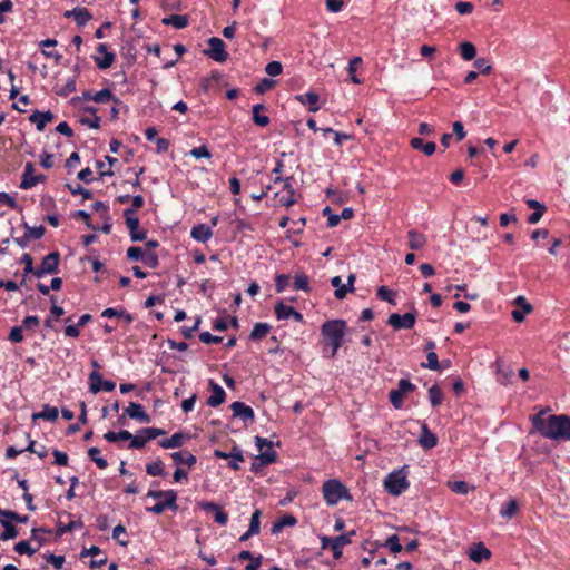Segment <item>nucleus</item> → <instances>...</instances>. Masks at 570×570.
Segmentation results:
<instances>
[{
	"instance_id": "49530a36",
	"label": "nucleus",
	"mask_w": 570,
	"mask_h": 570,
	"mask_svg": "<svg viewBox=\"0 0 570 570\" xmlns=\"http://www.w3.org/2000/svg\"><path fill=\"white\" fill-rule=\"evenodd\" d=\"M85 111L92 114V118H81L80 122L89 126L90 128L98 129L100 127V118L96 115L94 107H87Z\"/></svg>"
},
{
	"instance_id": "c03bdc74",
	"label": "nucleus",
	"mask_w": 570,
	"mask_h": 570,
	"mask_svg": "<svg viewBox=\"0 0 570 570\" xmlns=\"http://www.w3.org/2000/svg\"><path fill=\"white\" fill-rule=\"evenodd\" d=\"M376 296L382 299V301H385L392 305H395L396 302H395V292L391 291L389 287L386 286H380L377 288V292H376Z\"/></svg>"
},
{
	"instance_id": "a18cd8bd",
	"label": "nucleus",
	"mask_w": 570,
	"mask_h": 570,
	"mask_svg": "<svg viewBox=\"0 0 570 570\" xmlns=\"http://www.w3.org/2000/svg\"><path fill=\"white\" fill-rule=\"evenodd\" d=\"M448 487L454 493L465 495L472 489L465 481H449Z\"/></svg>"
},
{
	"instance_id": "69168bd1",
	"label": "nucleus",
	"mask_w": 570,
	"mask_h": 570,
	"mask_svg": "<svg viewBox=\"0 0 570 570\" xmlns=\"http://www.w3.org/2000/svg\"><path fill=\"white\" fill-rule=\"evenodd\" d=\"M513 304L518 307L521 308V311H523V313H531L533 311V306L527 301V298L524 296H518Z\"/></svg>"
},
{
	"instance_id": "ddd939ff",
	"label": "nucleus",
	"mask_w": 570,
	"mask_h": 570,
	"mask_svg": "<svg viewBox=\"0 0 570 570\" xmlns=\"http://www.w3.org/2000/svg\"><path fill=\"white\" fill-rule=\"evenodd\" d=\"M33 171H35L33 164L27 163L26 167H24V171L22 174L21 183H20L21 189H29V188L36 186L37 184L43 183L46 180V176L42 174L36 175L35 178L28 179V175L32 174Z\"/></svg>"
},
{
	"instance_id": "58836bf2",
	"label": "nucleus",
	"mask_w": 570,
	"mask_h": 570,
	"mask_svg": "<svg viewBox=\"0 0 570 570\" xmlns=\"http://www.w3.org/2000/svg\"><path fill=\"white\" fill-rule=\"evenodd\" d=\"M519 511V504L515 499H509L504 507L501 508L500 514L503 518L511 519Z\"/></svg>"
},
{
	"instance_id": "de8ad7c7",
	"label": "nucleus",
	"mask_w": 570,
	"mask_h": 570,
	"mask_svg": "<svg viewBox=\"0 0 570 570\" xmlns=\"http://www.w3.org/2000/svg\"><path fill=\"white\" fill-rule=\"evenodd\" d=\"M177 501V492L175 490H166V492H164V503L166 504V507L171 510V511H177L178 510V505L176 503Z\"/></svg>"
},
{
	"instance_id": "37998d69",
	"label": "nucleus",
	"mask_w": 570,
	"mask_h": 570,
	"mask_svg": "<svg viewBox=\"0 0 570 570\" xmlns=\"http://www.w3.org/2000/svg\"><path fill=\"white\" fill-rule=\"evenodd\" d=\"M146 472L151 476H164L166 474L164 470V463L159 459L151 463H148L146 465Z\"/></svg>"
},
{
	"instance_id": "09e8293b",
	"label": "nucleus",
	"mask_w": 570,
	"mask_h": 570,
	"mask_svg": "<svg viewBox=\"0 0 570 570\" xmlns=\"http://www.w3.org/2000/svg\"><path fill=\"white\" fill-rule=\"evenodd\" d=\"M229 458L232 459L228 463L229 468L237 471L239 469L238 462L244 461L242 450L238 446H234L230 451Z\"/></svg>"
},
{
	"instance_id": "a19ab883",
	"label": "nucleus",
	"mask_w": 570,
	"mask_h": 570,
	"mask_svg": "<svg viewBox=\"0 0 570 570\" xmlns=\"http://www.w3.org/2000/svg\"><path fill=\"white\" fill-rule=\"evenodd\" d=\"M91 18H92V16L87 8H83V7L76 8L75 21L79 27L86 26L91 20Z\"/></svg>"
},
{
	"instance_id": "f704fd0d",
	"label": "nucleus",
	"mask_w": 570,
	"mask_h": 570,
	"mask_svg": "<svg viewBox=\"0 0 570 570\" xmlns=\"http://www.w3.org/2000/svg\"><path fill=\"white\" fill-rule=\"evenodd\" d=\"M110 100H112L116 105L120 102L118 98L114 97L111 90L108 88H105L92 96V101L97 104H106Z\"/></svg>"
},
{
	"instance_id": "ea45409f",
	"label": "nucleus",
	"mask_w": 570,
	"mask_h": 570,
	"mask_svg": "<svg viewBox=\"0 0 570 570\" xmlns=\"http://www.w3.org/2000/svg\"><path fill=\"white\" fill-rule=\"evenodd\" d=\"M444 394L438 385H432L429 389V401L433 407L442 404Z\"/></svg>"
},
{
	"instance_id": "774afa93",
	"label": "nucleus",
	"mask_w": 570,
	"mask_h": 570,
	"mask_svg": "<svg viewBox=\"0 0 570 570\" xmlns=\"http://www.w3.org/2000/svg\"><path fill=\"white\" fill-rule=\"evenodd\" d=\"M22 326H14L10 330L8 338L13 343H20L23 341Z\"/></svg>"
},
{
	"instance_id": "e2e57ef3",
	"label": "nucleus",
	"mask_w": 570,
	"mask_h": 570,
	"mask_svg": "<svg viewBox=\"0 0 570 570\" xmlns=\"http://www.w3.org/2000/svg\"><path fill=\"white\" fill-rule=\"evenodd\" d=\"M142 263L149 268H156L159 265L158 255L153 252H147L142 257Z\"/></svg>"
},
{
	"instance_id": "338daca9",
	"label": "nucleus",
	"mask_w": 570,
	"mask_h": 570,
	"mask_svg": "<svg viewBox=\"0 0 570 570\" xmlns=\"http://www.w3.org/2000/svg\"><path fill=\"white\" fill-rule=\"evenodd\" d=\"M474 67L480 70L482 75H490L492 71V66L488 63L484 58H479L474 61Z\"/></svg>"
},
{
	"instance_id": "f257e3e1",
	"label": "nucleus",
	"mask_w": 570,
	"mask_h": 570,
	"mask_svg": "<svg viewBox=\"0 0 570 570\" xmlns=\"http://www.w3.org/2000/svg\"><path fill=\"white\" fill-rule=\"evenodd\" d=\"M532 424L535 430L550 440H570V416L549 414L541 411L532 416Z\"/></svg>"
},
{
	"instance_id": "9b49d317",
	"label": "nucleus",
	"mask_w": 570,
	"mask_h": 570,
	"mask_svg": "<svg viewBox=\"0 0 570 570\" xmlns=\"http://www.w3.org/2000/svg\"><path fill=\"white\" fill-rule=\"evenodd\" d=\"M208 45L209 49L206 51L207 56L218 62H224L227 60L228 53L225 51V42L220 38H209Z\"/></svg>"
},
{
	"instance_id": "052dcab7",
	"label": "nucleus",
	"mask_w": 570,
	"mask_h": 570,
	"mask_svg": "<svg viewBox=\"0 0 570 570\" xmlns=\"http://www.w3.org/2000/svg\"><path fill=\"white\" fill-rule=\"evenodd\" d=\"M67 188L72 195H81L85 199L92 198V194L90 190L83 188L80 185L72 186L70 184H67Z\"/></svg>"
},
{
	"instance_id": "6e6d98bb",
	"label": "nucleus",
	"mask_w": 570,
	"mask_h": 570,
	"mask_svg": "<svg viewBox=\"0 0 570 570\" xmlns=\"http://www.w3.org/2000/svg\"><path fill=\"white\" fill-rule=\"evenodd\" d=\"M24 227L27 229L26 235L29 239H40L46 232L43 226L30 227L28 224H24Z\"/></svg>"
},
{
	"instance_id": "5fc2aeb1",
	"label": "nucleus",
	"mask_w": 570,
	"mask_h": 570,
	"mask_svg": "<svg viewBox=\"0 0 570 570\" xmlns=\"http://www.w3.org/2000/svg\"><path fill=\"white\" fill-rule=\"evenodd\" d=\"M294 289L308 292L309 291L308 277L304 274L296 275L294 277Z\"/></svg>"
},
{
	"instance_id": "5701e85b",
	"label": "nucleus",
	"mask_w": 570,
	"mask_h": 570,
	"mask_svg": "<svg viewBox=\"0 0 570 570\" xmlns=\"http://www.w3.org/2000/svg\"><path fill=\"white\" fill-rule=\"evenodd\" d=\"M407 237H409L407 245H409V248L412 250H420L428 243L426 236L422 233L414 230V229H411L407 232Z\"/></svg>"
},
{
	"instance_id": "0e129e2a",
	"label": "nucleus",
	"mask_w": 570,
	"mask_h": 570,
	"mask_svg": "<svg viewBox=\"0 0 570 570\" xmlns=\"http://www.w3.org/2000/svg\"><path fill=\"white\" fill-rule=\"evenodd\" d=\"M46 560L53 566L55 569L60 570L65 563L63 556H56L53 553H48L45 556Z\"/></svg>"
},
{
	"instance_id": "f3484780",
	"label": "nucleus",
	"mask_w": 570,
	"mask_h": 570,
	"mask_svg": "<svg viewBox=\"0 0 570 570\" xmlns=\"http://www.w3.org/2000/svg\"><path fill=\"white\" fill-rule=\"evenodd\" d=\"M209 386L212 389V395L207 399V404L212 407L223 404L226 399L224 389L213 380L209 381Z\"/></svg>"
},
{
	"instance_id": "680f3d73",
	"label": "nucleus",
	"mask_w": 570,
	"mask_h": 570,
	"mask_svg": "<svg viewBox=\"0 0 570 570\" xmlns=\"http://www.w3.org/2000/svg\"><path fill=\"white\" fill-rule=\"evenodd\" d=\"M362 62L361 57H354L350 60L347 71L351 75V79L354 83H361V80L355 76L356 66Z\"/></svg>"
},
{
	"instance_id": "4468645a",
	"label": "nucleus",
	"mask_w": 570,
	"mask_h": 570,
	"mask_svg": "<svg viewBox=\"0 0 570 570\" xmlns=\"http://www.w3.org/2000/svg\"><path fill=\"white\" fill-rule=\"evenodd\" d=\"M352 535H355V530H352L348 533H344L332 539V552L334 559L337 560L342 557V549L344 546L350 544L352 542Z\"/></svg>"
},
{
	"instance_id": "4c0bfd02",
	"label": "nucleus",
	"mask_w": 570,
	"mask_h": 570,
	"mask_svg": "<svg viewBox=\"0 0 570 570\" xmlns=\"http://www.w3.org/2000/svg\"><path fill=\"white\" fill-rule=\"evenodd\" d=\"M269 331L271 326L267 323H257L250 332L249 338L252 341L262 340L269 333Z\"/></svg>"
},
{
	"instance_id": "e433bc0d",
	"label": "nucleus",
	"mask_w": 570,
	"mask_h": 570,
	"mask_svg": "<svg viewBox=\"0 0 570 570\" xmlns=\"http://www.w3.org/2000/svg\"><path fill=\"white\" fill-rule=\"evenodd\" d=\"M459 48H460V55H461L462 59L470 61L475 58L476 48L472 42H469V41L461 42Z\"/></svg>"
},
{
	"instance_id": "393cba45",
	"label": "nucleus",
	"mask_w": 570,
	"mask_h": 570,
	"mask_svg": "<svg viewBox=\"0 0 570 570\" xmlns=\"http://www.w3.org/2000/svg\"><path fill=\"white\" fill-rule=\"evenodd\" d=\"M296 99L303 105H307L311 112H316L320 109L318 100L320 96L316 92H306L304 95H297Z\"/></svg>"
},
{
	"instance_id": "2eb2a0df",
	"label": "nucleus",
	"mask_w": 570,
	"mask_h": 570,
	"mask_svg": "<svg viewBox=\"0 0 570 570\" xmlns=\"http://www.w3.org/2000/svg\"><path fill=\"white\" fill-rule=\"evenodd\" d=\"M199 508L204 511H213L215 513L214 519L220 525H225L228 521V515L223 509L215 502H200Z\"/></svg>"
},
{
	"instance_id": "473e14b6",
	"label": "nucleus",
	"mask_w": 570,
	"mask_h": 570,
	"mask_svg": "<svg viewBox=\"0 0 570 570\" xmlns=\"http://www.w3.org/2000/svg\"><path fill=\"white\" fill-rule=\"evenodd\" d=\"M58 414L59 412L57 407L46 404L43 405V410L39 413H35L32 417L33 420L43 419L53 422L58 419Z\"/></svg>"
},
{
	"instance_id": "a878e982",
	"label": "nucleus",
	"mask_w": 570,
	"mask_h": 570,
	"mask_svg": "<svg viewBox=\"0 0 570 570\" xmlns=\"http://www.w3.org/2000/svg\"><path fill=\"white\" fill-rule=\"evenodd\" d=\"M469 557L472 561L479 563L483 560H488L491 557V552L480 542L470 550Z\"/></svg>"
},
{
	"instance_id": "dca6fc26",
	"label": "nucleus",
	"mask_w": 570,
	"mask_h": 570,
	"mask_svg": "<svg viewBox=\"0 0 570 570\" xmlns=\"http://www.w3.org/2000/svg\"><path fill=\"white\" fill-rule=\"evenodd\" d=\"M125 415L142 423H149L151 421L150 416L144 411L142 405L135 402H130L128 407L125 409Z\"/></svg>"
},
{
	"instance_id": "9d476101",
	"label": "nucleus",
	"mask_w": 570,
	"mask_h": 570,
	"mask_svg": "<svg viewBox=\"0 0 570 570\" xmlns=\"http://www.w3.org/2000/svg\"><path fill=\"white\" fill-rule=\"evenodd\" d=\"M116 387L115 382L102 380V376L99 372L92 371L89 374V391L94 394L99 393L101 390L106 392H111Z\"/></svg>"
},
{
	"instance_id": "412c9836",
	"label": "nucleus",
	"mask_w": 570,
	"mask_h": 570,
	"mask_svg": "<svg viewBox=\"0 0 570 570\" xmlns=\"http://www.w3.org/2000/svg\"><path fill=\"white\" fill-rule=\"evenodd\" d=\"M419 443L425 450L433 449L438 444L436 435L429 430L426 424L422 425V432L419 438Z\"/></svg>"
},
{
	"instance_id": "423d86ee",
	"label": "nucleus",
	"mask_w": 570,
	"mask_h": 570,
	"mask_svg": "<svg viewBox=\"0 0 570 570\" xmlns=\"http://www.w3.org/2000/svg\"><path fill=\"white\" fill-rule=\"evenodd\" d=\"M124 218L132 242H141L146 238L147 232L139 229V218L134 209H125Z\"/></svg>"
},
{
	"instance_id": "c9c22d12",
	"label": "nucleus",
	"mask_w": 570,
	"mask_h": 570,
	"mask_svg": "<svg viewBox=\"0 0 570 570\" xmlns=\"http://www.w3.org/2000/svg\"><path fill=\"white\" fill-rule=\"evenodd\" d=\"M102 317H116V318H124L127 323H131L134 321V316L129 313H127L125 309H116L112 307L106 308L101 313Z\"/></svg>"
},
{
	"instance_id": "7c9ffc66",
	"label": "nucleus",
	"mask_w": 570,
	"mask_h": 570,
	"mask_svg": "<svg viewBox=\"0 0 570 570\" xmlns=\"http://www.w3.org/2000/svg\"><path fill=\"white\" fill-rule=\"evenodd\" d=\"M0 524L3 527V531L0 533V539L2 541L17 538L18 530L10 521L6 519H0Z\"/></svg>"
},
{
	"instance_id": "2f4dec72",
	"label": "nucleus",
	"mask_w": 570,
	"mask_h": 570,
	"mask_svg": "<svg viewBox=\"0 0 570 570\" xmlns=\"http://www.w3.org/2000/svg\"><path fill=\"white\" fill-rule=\"evenodd\" d=\"M274 195L281 206L289 207L296 203L295 190L275 191Z\"/></svg>"
},
{
	"instance_id": "a211bd4d",
	"label": "nucleus",
	"mask_w": 570,
	"mask_h": 570,
	"mask_svg": "<svg viewBox=\"0 0 570 570\" xmlns=\"http://www.w3.org/2000/svg\"><path fill=\"white\" fill-rule=\"evenodd\" d=\"M97 51L102 53L104 57H95V62L99 69H108L115 61V53L107 50V46L105 43H99L97 47Z\"/></svg>"
},
{
	"instance_id": "7ed1b4c3",
	"label": "nucleus",
	"mask_w": 570,
	"mask_h": 570,
	"mask_svg": "<svg viewBox=\"0 0 570 570\" xmlns=\"http://www.w3.org/2000/svg\"><path fill=\"white\" fill-rule=\"evenodd\" d=\"M409 487L410 483L407 481L405 468L391 472L384 480V488L386 492L395 497L402 494Z\"/></svg>"
},
{
	"instance_id": "c85d7f7f",
	"label": "nucleus",
	"mask_w": 570,
	"mask_h": 570,
	"mask_svg": "<svg viewBox=\"0 0 570 570\" xmlns=\"http://www.w3.org/2000/svg\"><path fill=\"white\" fill-rule=\"evenodd\" d=\"M296 523L297 519L294 515H284L273 523L272 533H279L285 527H294Z\"/></svg>"
},
{
	"instance_id": "c756f323",
	"label": "nucleus",
	"mask_w": 570,
	"mask_h": 570,
	"mask_svg": "<svg viewBox=\"0 0 570 570\" xmlns=\"http://www.w3.org/2000/svg\"><path fill=\"white\" fill-rule=\"evenodd\" d=\"M265 108L266 107L263 104H257L253 106L252 109L253 121L255 122V125L259 127H266L267 125H269L271 121L268 116L259 114L261 111L265 110Z\"/></svg>"
},
{
	"instance_id": "aec40b11",
	"label": "nucleus",
	"mask_w": 570,
	"mask_h": 570,
	"mask_svg": "<svg viewBox=\"0 0 570 570\" xmlns=\"http://www.w3.org/2000/svg\"><path fill=\"white\" fill-rule=\"evenodd\" d=\"M230 409L235 416H239L244 422L254 420V411L250 406L243 402L236 401L232 403Z\"/></svg>"
},
{
	"instance_id": "bb28decb",
	"label": "nucleus",
	"mask_w": 570,
	"mask_h": 570,
	"mask_svg": "<svg viewBox=\"0 0 570 570\" xmlns=\"http://www.w3.org/2000/svg\"><path fill=\"white\" fill-rule=\"evenodd\" d=\"M170 456L176 464L193 466L197 462L196 456L187 451L173 452Z\"/></svg>"
},
{
	"instance_id": "603ef678",
	"label": "nucleus",
	"mask_w": 570,
	"mask_h": 570,
	"mask_svg": "<svg viewBox=\"0 0 570 570\" xmlns=\"http://www.w3.org/2000/svg\"><path fill=\"white\" fill-rule=\"evenodd\" d=\"M291 276L287 274H278L275 277V289L277 293H282L288 286Z\"/></svg>"
},
{
	"instance_id": "4be33fe9",
	"label": "nucleus",
	"mask_w": 570,
	"mask_h": 570,
	"mask_svg": "<svg viewBox=\"0 0 570 570\" xmlns=\"http://www.w3.org/2000/svg\"><path fill=\"white\" fill-rule=\"evenodd\" d=\"M190 236L202 243H206L213 236V230L206 224H198L193 226Z\"/></svg>"
},
{
	"instance_id": "79ce46f5",
	"label": "nucleus",
	"mask_w": 570,
	"mask_h": 570,
	"mask_svg": "<svg viewBox=\"0 0 570 570\" xmlns=\"http://www.w3.org/2000/svg\"><path fill=\"white\" fill-rule=\"evenodd\" d=\"M100 450L96 446H92L88 450V456L90 460L94 461L99 469L104 470L108 466V462L100 455Z\"/></svg>"
},
{
	"instance_id": "20e7f679",
	"label": "nucleus",
	"mask_w": 570,
	"mask_h": 570,
	"mask_svg": "<svg viewBox=\"0 0 570 570\" xmlns=\"http://www.w3.org/2000/svg\"><path fill=\"white\" fill-rule=\"evenodd\" d=\"M323 497L328 505L337 504L343 498H347L346 487L338 480L331 479L323 483Z\"/></svg>"
},
{
	"instance_id": "1a4fd4ad",
	"label": "nucleus",
	"mask_w": 570,
	"mask_h": 570,
	"mask_svg": "<svg viewBox=\"0 0 570 570\" xmlns=\"http://www.w3.org/2000/svg\"><path fill=\"white\" fill-rule=\"evenodd\" d=\"M255 442L259 451H262L264 446L268 448L267 451L261 452V454L256 456V460L259 461V465H267L276 461L277 453L272 449L273 443L271 441L265 438L256 436Z\"/></svg>"
},
{
	"instance_id": "39448f33",
	"label": "nucleus",
	"mask_w": 570,
	"mask_h": 570,
	"mask_svg": "<svg viewBox=\"0 0 570 570\" xmlns=\"http://www.w3.org/2000/svg\"><path fill=\"white\" fill-rule=\"evenodd\" d=\"M415 390V385L406 379L399 381L396 390H391L389 393L390 402L395 409H401L404 403L405 395Z\"/></svg>"
},
{
	"instance_id": "b1692460",
	"label": "nucleus",
	"mask_w": 570,
	"mask_h": 570,
	"mask_svg": "<svg viewBox=\"0 0 570 570\" xmlns=\"http://www.w3.org/2000/svg\"><path fill=\"white\" fill-rule=\"evenodd\" d=\"M410 146L415 150H421L426 156H432L436 150V144L433 141L424 142L423 139L414 137L410 140Z\"/></svg>"
},
{
	"instance_id": "8fccbe9b",
	"label": "nucleus",
	"mask_w": 570,
	"mask_h": 570,
	"mask_svg": "<svg viewBox=\"0 0 570 570\" xmlns=\"http://www.w3.org/2000/svg\"><path fill=\"white\" fill-rule=\"evenodd\" d=\"M383 547L389 548L392 553H399L403 550V547L401 546L400 539L396 534L389 537Z\"/></svg>"
},
{
	"instance_id": "72a5a7b5",
	"label": "nucleus",
	"mask_w": 570,
	"mask_h": 570,
	"mask_svg": "<svg viewBox=\"0 0 570 570\" xmlns=\"http://www.w3.org/2000/svg\"><path fill=\"white\" fill-rule=\"evenodd\" d=\"M355 279H356V275L353 273L350 274L347 277V284L342 286V288H340V289H335L334 296L337 299H343L346 297L347 293L354 292L355 291V287H354Z\"/></svg>"
},
{
	"instance_id": "6e6552de",
	"label": "nucleus",
	"mask_w": 570,
	"mask_h": 570,
	"mask_svg": "<svg viewBox=\"0 0 570 570\" xmlns=\"http://www.w3.org/2000/svg\"><path fill=\"white\" fill-rule=\"evenodd\" d=\"M387 324L396 331L410 330L415 325V314L411 312L405 313L403 315L393 313L389 316Z\"/></svg>"
},
{
	"instance_id": "6ab92c4d",
	"label": "nucleus",
	"mask_w": 570,
	"mask_h": 570,
	"mask_svg": "<svg viewBox=\"0 0 570 570\" xmlns=\"http://www.w3.org/2000/svg\"><path fill=\"white\" fill-rule=\"evenodd\" d=\"M29 120L36 125L39 131H42L46 125L53 120V114L50 110L45 112L36 110L30 115Z\"/></svg>"
},
{
	"instance_id": "3c124183",
	"label": "nucleus",
	"mask_w": 570,
	"mask_h": 570,
	"mask_svg": "<svg viewBox=\"0 0 570 570\" xmlns=\"http://www.w3.org/2000/svg\"><path fill=\"white\" fill-rule=\"evenodd\" d=\"M276 81L269 78H263L254 88L256 94L263 95L275 86Z\"/></svg>"
},
{
	"instance_id": "4d7b16f0",
	"label": "nucleus",
	"mask_w": 570,
	"mask_h": 570,
	"mask_svg": "<svg viewBox=\"0 0 570 570\" xmlns=\"http://www.w3.org/2000/svg\"><path fill=\"white\" fill-rule=\"evenodd\" d=\"M259 518H261V510H255L254 513L252 514L250 522H249V528H248L249 533H255V534L259 533V531H261Z\"/></svg>"
},
{
	"instance_id": "13d9d810",
	"label": "nucleus",
	"mask_w": 570,
	"mask_h": 570,
	"mask_svg": "<svg viewBox=\"0 0 570 570\" xmlns=\"http://www.w3.org/2000/svg\"><path fill=\"white\" fill-rule=\"evenodd\" d=\"M283 71V66L279 61H271L265 67V72L271 77H276Z\"/></svg>"
},
{
	"instance_id": "bf43d9fd",
	"label": "nucleus",
	"mask_w": 570,
	"mask_h": 570,
	"mask_svg": "<svg viewBox=\"0 0 570 570\" xmlns=\"http://www.w3.org/2000/svg\"><path fill=\"white\" fill-rule=\"evenodd\" d=\"M14 551L19 554L32 556L36 552V549L30 547L28 541H20L16 543Z\"/></svg>"
},
{
	"instance_id": "cd10ccee",
	"label": "nucleus",
	"mask_w": 570,
	"mask_h": 570,
	"mask_svg": "<svg viewBox=\"0 0 570 570\" xmlns=\"http://www.w3.org/2000/svg\"><path fill=\"white\" fill-rule=\"evenodd\" d=\"M164 26H173L176 29H184L188 26V17L186 14H171L161 20Z\"/></svg>"
},
{
	"instance_id": "864d4df0",
	"label": "nucleus",
	"mask_w": 570,
	"mask_h": 570,
	"mask_svg": "<svg viewBox=\"0 0 570 570\" xmlns=\"http://www.w3.org/2000/svg\"><path fill=\"white\" fill-rule=\"evenodd\" d=\"M428 363H422L423 367H428L433 371H440L441 366L435 352L430 351L426 355Z\"/></svg>"
},
{
	"instance_id": "f03ea898",
	"label": "nucleus",
	"mask_w": 570,
	"mask_h": 570,
	"mask_svg": "<svg viewBox=\"0 0 570 570\" xmlns=\"http://www.w3.org/2000/svg\"><path fill=\"white\" fill-rule=\"evenodd\" d=\"M346 322L344 320L326 321L321 326V335L323 337L324 351L331 347L330 357H335L338 348L343 344L346 333Z\"/></svg>"
},
{
	"instance_id": "0eeeda50",
	"label": "nucleus",
	"mask_w": 570,
	"mask_h": 570,
	"mask_svg": "<svg viewBox=\"0 0 570 570\" xmlns=\"http://www.w3.org/2000/svg\"><path fill=\"white\" fill-rule=\"evenodd\" d=\"M60 261L59 252H51L47 256L43 257L40 266L36 268L35 276L40 278L46 274H56L58 273V266Z\"/></svg>"
},
{
	"instance_id": "f8f14e48",
	"label": "nucleus",
	"mask_w": 570,
	"mask_h": 570,
	"mask_svg": "<svg viewBox=\"0 0 570 570\" xmlns=\"http://www.w3.org/2000/svg\"><path fill=\"white\" fill-rule=\"evenodd\" d=\"M274 312L278 320H288L293 317L296 322L303 321V315L299 312L292 306L285 305L283 302L275 305Z\"/></svg>"
}]
</instances>
